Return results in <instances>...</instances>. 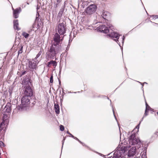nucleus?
I'll list each match as a JSON object with an SVG mask.
<instances>
[{
	"label": "nucleus",
	"mask_w": 158,
	"mask_h": 158,
	"mask_svg": "<svg viewBox=\"0 0 158 158\" xmlns=\"http://www.w3.org/2000/svg\"><path fill=\"white\" fill-rule=\"evenodd\" d=\"M128 141V142L126 144L124 143L118 145L115 149L114 156L112 158L125 157L127 155L126 150L128 148L131 147V145H136V147L137 148H139L142 145V143L139 139L136 137L135 133H133L130 136Z\"/></svg>",
	"instance_id": "1"
},
{
	"label": "nucleus",
	"mask_w": 158,
	"mask_h": 158,
	"mask_svg": "<svg viewBox=\"0 0 158 158\" xmlns=\"http://www.w3.org/2000/svg\"><path fill=\"white\" fill-rule=\"evenodd\" d=\"M64 36H60V35L56 33L54 35L53 39L54 42H52L49 52L50 54L52 57L56 56V55L60 52L61 50L60 43L62 41Z\"/></svg>",
	"instance_id": "2"
},
{
	"label": "nucleus",
	"mask_w": 158,
	"mask_h": 158,
	"mask_svg": "<svg viewBox=\"0 0 158 158\" xmlns=\"http://www.w3.org/2000/svg\"><path fill=\"white\" fill-rule=\"evenodd\" d=\"M107 27H106L104 25H100L97 28V30L100 32H102L105 33H107L110 32V29L111 30L114 29L113 26L110 23H107Z\"/></svg>",
	"instance_id": "3"
},
{
	"label": "nucleus",
	"mask_w": 158,
	"mask_h": 158,
	"mask_svg": "<svg viewBox=\"0 0 158 158\" xmlns=\"http://www.w3.org/2000/svg\"><path fill=\"white\" fill-rule=\"evenodd\" d=\"M26 86L24 87V94L25 96L30 97L33 95V91L31 88V82L29 81H27L26 82Z\"/></svg>",
	"instance_id": "4"
},
{
	"label": "nucleus",
	"mask_w": 158,
	"mask_h": 158,
	"mask_svg": "<svg viewBox=\"0 0 158 158\" xmlns=\"http://www.w3.org/2000/svg\"><path fill=\"white\" fill-rule=\"evenodd\" d=\"M39 62L38 60H34L33 61L29 60L27 61L26 64L27 67H28L31 71L33 72L36 70L37 69V65Z\"/></svg>",
	"instance_id": "5"
},
{
	"label": "nucleus",
	"mask_w": 158,
	"mask_h": 158,
	"mask_svg": "<svg viewBox=\"0 0 158 158\" xmlns=\"http://www.w3.org/2000/svg\"><path fill=\"white\" fill-rule=\"evenodd\" d=\"M57 31L60 35H64L66 30V25L65 22L60 23L57 26Z\"/></svg>",
	"instance_id": "6"
},
{
	"label": "nucleus",
	"mask_w": 158,
	"mask_h": 158,
	"mask_svg": "<svg viewBox=\"0 0 158 158\" xmlns=\"http://www.w3.org/2000/svg\"><path fill=\"white\" fill-rule=\"evenodd\" d=\"M30 97L27 96H23L21 100V104L20 105V108L21 109L24 107H26L30 103Z\"/></svg>",
	"instance_id": "7"
},
{
	"label": "nucleus",
	"mask_w": 158,
	"mask_h": 158,
	"mask_svg": "<svg viewBox=\"0 0 158 158\" xmlns=\"http://www.w3.org/2000/svg\"><path fill=\"white\" fill-rule=\"evenodd\" d=\"M96 8V6L95 5H91L88 7L85 10V12L86 14L87 15H90L95 11Z\"/></svg>",
	"instance_id": "8"
},
{
	"label": "nucleus",
	"mask_w": 158,
	"mask_h": 158,
	"mask_svg": "<svg viewBox=\"0 0 158 158\" xmlns=\"http://www.w3.org/2000/svg\"><path fill=\"white\" fill-rule=\"evenodd\" d=\"M110 32V33L108 35V36L111 38L112 39H113L120 46V43L118 40L120 35L119 34H118L117 32L114 31H113L112 32L111 31Z\"/></svg>",
	"instance_id": "9"
},
{
	"label": "nucleus",
	"mask_w": 158,
	"mask_h": 158,
	"mask_svg": "<svg viewBox=\"0 0 158 158\" xmlns=\"http://www.w3.org/2000/svg\"><path fill=\"white\" fill-rule=\"evenodd\" d=\"M136 146L132 147L129 150L128 152V156L131 157L134 156L136 153L135 150Z\"/></svg>",
	"instance_id": "10"
},
{
	"label": "nucleus",
	"mask_w": 158,
	"mask_h": 158,
	"mask_svg": "<svg viewBox=\"0 0 158 158\" xmlns=\"http://www.w3.org/2000/svg\"><path fill=\"white\" fill-rule=\"evenodd\" d=\"M21 11L20 7L17 8L14 10L13 13V17L15 18H17L19 17V13Z\"/></svg>",
	"instance_id": "11"
},
{
	"label": "nucleus",
	"mask_w": 158,
	"mask_h": 158,
	"mask_svg": "<svg viewBox=\"0 0 158 158\" xmlns=\"http://www.w3.org/2000/svg\"><path fill=\"white\" fill-rule=\"evenodd\" d=\"M11 104L10 103H7L5 106L4 109L6 113H10L11 110Z\"/></svg>",
	"instance_id": "12"
},
{
	"label": "nucleus",
	"mask_w": 158,
	"mask_h": 158,
	"mask_svg": "<svg viewBox=\"0 0 158 158\" xmlns=\"http://www.w3.org/2000/svg\"><path fill=\"white\" fill-rule=\"evenodd\" d=\"M14 28L15 30H19L20 29V28H19L18 21L17 20H15L14 21Z\"/></svg>",
	"instance_id": "13"
},
{
	"label": "nucleus",
	"mask_w": 158,
	"mask_h": 158,
	"mask_svg": "<svg viewBox=\"0 0 158 158\" xmlns=\"http://www.w3.org/2000/svg\"><path fill=\"white\" fill-rule=\"evenodd\" d=\"M54 108L56 113L57 114H59L60 113V107L59 105L57 104H55Z\"/></svg>",
	"instance_id": "14"
},
{
	"label": "nucleus",
	"mask_w": 158,
	"mask_h": 158,
	"mask_svg": "<svg viewBox=\"0 0 158 158\" xmlns=\"http://www.w3.org/2000/svg\"><path fill=\"white\" fill-rule=\"evenodd\" d=\"M50 64H52L54 66H56L57 65V62L55 60H51L47 63V66L50 67Z\"/></svg>",
	"instance_id": "15"
},
{
	"label": "nucleus",
	"mask_w": 158,
	"mask_h": 158,
	"mask_svg": "<svg viewBox=\"0 0 158 158\" xmlns=\"http://www.w3.org/2000/svg\"><path fill=\"white\" fill-rule=\"evenodd\" d=\"M109 15V13L107 12L104 11L103 12L102 16L104 19H106V18Z\"/></svg>",
	"instance_id": "16"
},
{
	"label": "nucleus",
	"mask_w": 158,
	"mask_h": 158,
	"mask_svg": "<svg viewBox=\"0 0 158 158\" xmlns=\"http://www.w3.org/2000/svg\"><path fill=\"white\" fill-rule=\"evenodd\" d=\"M64 6H63L62 7L61 9H60V11L59 12L58 14V16H59L60 17L62 16L63 13L64 11Z\"/></svg>",
	"instance_id": "17"
},
{
	"label": "nucleus",
	"mask_w": 158,
	"mask_h": 158,
	"mask_svg": "<svg viewBox=\"0 0 158 158\" xmlns=\"http://www.w3.org/2000/svg\"><path fill=\"white\" fill-rule=\"evenodd\" d=\"M22 35L25 38L27 39L28 38L29 34L25 32H23L22 33Z\"/></svg>",
	"instance_id": "18"
},
{
	"label": "nucleus",
	"mask_w": 158,
	"mask_h": 158,
	"mask_svg": "<svg viewBox=\"0 0 158 158\" xmlns=\"http://www.w3.org/2000/svg\"><path fill=\"white\" fill-rule=\"evenodd\" d=\"M4 126V123L3 121H2L0 123V131H1Z\"/></svg>",
	"instance_id": "19"
},
{
	"label": "nucleus",
	"mask_w": 158,
	"mask_h": 158,
	"mask_svg": "<svg viewBox=\"0 0 158 158\" xmlns=\"http://www.w3.org/2000/svg\"><path fill=\"white\" fill-rule=\"evenodd\" d=\"M42 52L40 51L36 55V57L34 58L35 60H36L41 54Z\"/></svg>",
	"instance_id": "20"
},
{
	"label": "nucleus",
	"mask_w": 158,
	"mask_h": 158,
	"mask_svg": "<svg viewBox=\"0 0 158 158\" xmlns=\"http://www.w3.org/2000/svg\"><path fill=\"white\" fill-rule=\"evenodd\" d=\"M145 154L146 153H144V152L143 153H141V157L142 158H147Z\"/></svg>",
	"instance_id": "21"
},
{
	"label": "nucleus",
	"mask_w": 158,
	"mask_h": 158,
	"mask_svg": "<svg viewBox=\"0 0 158 158\" xmlns=\"http://www.w3.org/2000/svg\"><path fill=\"white\" fill-rule=\"evenodd\" d=\"M146 110L147 111L149 110L150 109H151L150 107L148 105L147 103L146 102Z\"/></svg>",
	"instance_id": "22"
},
{
	"label": "nucleus",
	"mask_w": 158,
	"mask_h": 158,
	"mask_svg": "<svg viewBox=\"0 0 158 158\" xmlns=\"http://www.w3.org/2000/svg\"><path fill=\"white\" fill-rule=\"evenodd\" d=\"M53 75H52L50 78V82L51 83H52L53 82Z\"/></svg>",
	"instance_id": "23"
},
{
	"label": "nucleus",
	"mask_w": 158,
	"mask_h": 158,
	"mask_svg": "<svg viewBox=\"0 0 158 158\" xmlns=\"http://www.w3.org/2000/svg\"><path fill=\"white\" fill-rule=\"evenodd\" d=\"M64 127L62 125H61L60 126V130L61 131H64Z\"/></svg>",
	"instance_id": "24"
},
{
	"label": "nucleus",
	"mask_w": 158,
	"mask_h": 158,
	"mask_svg": "<svg viewBox=\"0 0 158 158\" xmlns=\"http://www.w3.org/2000/svg\"><path fill=\"white\" fill-rule=\"evenodd\" d=\"M148 111L145 110V113H144V115L143 116H144V117L145 116H146L148 115Z\"/></svg>",
	"instance_id": "25"
},
{
	"label": "nucleus",
	"mask_w": 158,
	"mask_h": 158,
	"mask_svg": "<svg viewBox=\"0 0 158 158\" xmlns=\"http://www.w3.org/2000/svg\"><path fill=\"white\" fill-rule=\"evenodd\" d=\"M23 52V47H22L20 50L18 52V54L21 53Z\"/></svg>",
	"instance_id": "26"
},
{
	"label": "nucleus",
	"mask_w": 158,
	"mask_h": 158,
	"mask_svg": "<svg viewBox=\"0 0 158 158\" xmlns=\"http://www.w3.org/2000/svg\"><path fill=\"white\" fill-rule=\"evenodd\" d=\"M26 72L25 71L22 72L21 73V76H22L23 75L25 74L26 73Z\"/></svg>",
	"instance_id": "27"
},
{
	"label": "nucleus",
	"mask_w": 158,
	"mask_h": 158,
	"mask_svg": "<svg viewBox=\"0 0 158 158\" xmlns=\"http://www.w3.org/2000/svg\"><path fill=\"white\" fill-rule=\"evenodd\" d=\"M152 17L153 19H157L158 18V15H153Z\"/></svg>",
	"instance_id": "28"
},
{
	"label": "nucleus",
	"mask_w": 158,
	"mask_h": 158,
	"mask_svg": "<svg viewBox=\"0 0 158 158\" xmlns=\"http://www.w3.org/2000/svg\"><path fill=\"white\" fill-rule=\"evenodd\" d=\"M65 138L66 137H64V138H63V140H62V146L63 145V144H64V140H65ZM63 147V146L62 147Z\"/></svg>",
	"instance_id": "29"
},
{
	"label": "nucleus",
	"mask_w": 158,
	"mask_h": 158,
	"mask_svg": "<svg viewBox=\"0 0 158 158\" xmlns=\"http://www.w3.org/2000/svg\"><path fill=\"white\" fill-rule=\"evenodd\" d=\"M57 3L56 4V6H55V7H56L57 6V5L60 2V0H56Z\"/></svg>",
	"instance_id": "30"
},
{
	"label": "nucleus",
	"mask_w": 158,
	"mask_h": 158,
	"mask_svg": "<svg viewBox=\"0 0 158 158\" xmlns=\"http://www.w3.org/2000/svg\"><path fill=\"white\" fill-rule=\"evenodd\" d=\"M12 90H11L10 89H9V92L10 95H11L12 94Z\"/></svg>",
	"instance_id": "31"
},
{
	"label": "nucleus",
	"mask_w": 158,
	"mask_h": 158,
	"mask_svg": "<svg viewBox=\"0 0 158 158\" xmlns=\"http://www.w3.org/2000/svg\"><path fill=\"white\" fill-rule=\"evenodd\" d=\"M139 82V83H140L142 85V88H143V84H144V83L147 84V83H146V82H144L143 83H141V82Z\"/></svg>",
	"instance_id": "32"
},
{
	"label": "nucleus",
	"mask_w": 158,
	"mask_h": 158,
	"mask_svg": "<svg viewBox=\"0 0 158 158\" xmlns=\"http://www.w3.org/2000/svg\"><path fill=\"white\" fill-rule=\"evenodd\" d=\"M144 118V116H143V118H142L141 119L140 121L139 124H140L141 123V122L143 120Z\"/></svg>",
	"instance_id": "33"
},
{
	"label": "nucleus",
	"mask_w": 158,
	"mask_h": 158,
	"mask_svg": "<svg viewBox=\"0 0 158 158\" xmlns=\"http://www.w3.org/2000/svg\"><path fill=\"white\" fill-rule=\"evenodd\" d=\"M80 143H81V144H82V145H83V146H84V143H82L80 140H78Z\"/></svg>",
	"instance_id": "34"
},
{
	"label": "nucleus",
	"mask_w": 158,
	"mask_h": 158,
	"mask_svg": "<svg viewBox=\"0 0 158 158\" xmlns=\"http://www.w3.org/2000/svg\"><path fill=\"white\" fill-rule=\"evenodd\" d=\"M124 38H125L124 37V36H123V38L122 40V42L123 43L124 42Z\"/></svg>",
	"instance_id": "35"
},
{
	"label": "nucleus",
	"mask_w": 158,
	"mask_h": 158,
	"mask_svg": "<svg viewBox=\"0 0 158 158\" xmlns=\"http://www.w3.org/2000/svg\"><path fill=\"white\" fill-rule=\"evenodd\" d=\"M67 133L69 135H71L72 134H71L70 132H69V131H68L67 132Z\"/></svg>",
	"instance_id": "36"
},
{
	"label": "nucleus",
	"mask_w": 158,
	"mask_h": 158,
	"mask_svg": "<svg viewBox=\"0 0 158 158\" xmlns=\"http://www.w3.org/2000/svg\"><path fill=\"white\" fill-rule=\"evenodd\" d=\"M71 137H72L74 139L75 137H74V136H73L72 134L70 135Z\"/></svg>",
	"instance_id": "37"
},
{
	"label": "nucleus",
	"mask_w": 158,
	"mask_h": 158,
	"mask_svg": "<svg viewBox=\"0 0 158 158\" xmlns=\"http://www.w3.org/2000/svg\"><path fill=\"white\" fill-rule=\"evenodd\" d=\"M113 114H114V116L115 119H116V118L114 114V110L113 109Z\"/></svg>",
	"instance_id": "38"
},
{
	"label": "nucleus",
	"mask_w": 158,
	"mask_h": 158,
	"mask_svg": "<svg viewBox=\"0 0 158 158\" xmlns=\"http://www.w3.org/2000/svg\"><path fill=\"white\" fill-rule=\"evenodd\" d=\"M74 139H76V140H77V141H78V140H79V139H77V137H75Z\"/></svg>",
	"instance_id": "39"
},
{
	"label": "nucleus",
	"mask_w": 158,
	"mask_h": 158,
	"mask_svg": "<svg viewBox=\"0 0 158 158\" xmlns=\"http://www.w3.org/2000/svg\"><path fill=\"white\" fill-rule=\"evenodd\" d=\"M155 134L157 135H158V132H156V133H155Z\"/></svg>",
	"instance_id": "40"
},
{
	"label": "nucleus",
	"mask_w": 158,
	"mask_h": 158,
	"mask_svg": "<svg viewBox=\"0 0 158 158\" xmlns=\"http://www.w3.org/2000/svg\"><path fill=\"white\" fill-rule=\"evenodd\" d=\"M32 31V30H31V31H29V33H30V31Z\"/></svg>",
	"instance_id": "41"
},
{
	"label": "nucleus",
	"mask_w": 158,
	"mask_h": 158,
	"mask_svg": "<svg viewBox=\"0 0 158 158\" xmlns=\"http://www.w3.org/2000/svg\"><path fill=\"white\" fill-rule=\"evenodd\" d=\"M156 24L157 25V26H158V24L156 23Z\"/></svg>",
	"instance_id": "42"
},
{
	"label": "nucleus",
	"mask_w": 158,
	"mask_h": 158,
	"mask_svg": "<svg viewBox=\"0 0 158 158\" xmlns=\"http://www.w3.org/2000/svg\"><path fill=\"white\" fill-rule=\"evenodd\" d=\"M39 9V8H38V7H37V10H38V9Z\"/></svg>",
	"instance_id": "43"
},
{
	"label": "nucleus",
	"mask_w": 158,
	"mask_h": 158,
	"mask_svg": "<svg viewBox=\"0 0 158 158\" xmlns=\"http://www.w3.org/2000/svg\"><path fill=\"white\" fill-rule=\"evenodd\" d=\"M12 9H13V11H14V10H15L13 8H12Z\"/></svg>",
	"instance_id": "44"
},
{
	"label": "nucleus",
	"mask_w": 158,
	"mask_h": 158,
	"mask_svg": "<svg viewBox=\"0 0 158 158\" xmlns=\"http://www.w3.org/2000/svg\"><path fill=\"white\" fill-rule=\"evenodd\" d=\"M59 83L60 84V81H59Z\"/></svg>",
	"instance_id": "45"
},
{
	"label": "nucleus",
	"mask_w": 158,
	"mask_h": 158,
	"mask_svg": "<svg viewBox=\"0 0 158 158\" xmlns=\"http://www.w3.org/2000/svg\"><path fill=\"white\" fill-rule=\"evenodd\" d=\"M157 115H158V111L157 112Z\"/></svg>",
	"instance_id": "46"
},
{
	"label": "nucleus",
	"mask_w": 158,
	"mask_h": 158,
	"mask_svg": "<svg viewBox=\"0 0 158 158\" xmlns=\"http://www.w3.org/2000/svg\"><path fill=\"white\" fill-rule=\"evenodd\" d=\"M73 93H77V92H73Z\"/></svg>",
	"instance_id": "47"
},
{
	"label": "nucleus",
	"mask_w": 158,
	"mask_h": 158,
	"mask_svg": "<svg viewBox=\"0 0 158 158\" xmlns=\"http://www.w3.org/2000/svg\"><path fill=\"white\" fill-rule=\"evenodd\" d=\"M27 4H29V3H28L27 2Z\"/></svg>",
	"instance_id": "48"
},
{
	"label": "nucleus",
	"mask_w": 158,
	"mask_h": 158,
	"mask_svg": "<svg viewBox=\"0 0 158 158\" xmlns=\"http://www.w3.org/2000/svg\"><path fill=\"white\" fill-rule=\"evenodd\" d=\"M0 158H1L0 157Z\"/></svg>",
	"instance_id": "49"
}]
</instances>
